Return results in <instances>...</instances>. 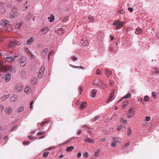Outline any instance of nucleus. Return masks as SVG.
<instances>
[{
  "mask_svg": "<svg viewBox=\"0 0 159 159\" xmlns=\"http://www.w3.org/2000/svg\"><path fill=\"white\" fill-rule=\"evenodd\" d=\"M21 43L16 40H15L13 42H11L9 44V48H12L16 45H19L21 44Z\"/></svg>",
  "mask_w": 159,
  "mask_h": 159,
  "instance_id": "423d86ee",
  "label": "nucleus"
},
{
  "mask_svg": "<svg viewBox=\"0 0 159 159\" xmlns=\"http://www.w3.org/2000/svg\"><path fill=\"white\" fill-rule=\"evenodd\" d=\"M114 98V96L111 95L110 97L107 100V103H109L111 102Z\"/></svg>",
  "mask_w": 159,
  "mask_h": 159,
  "instance_id": "2f4dec72",
  "label": "nucleus"
},
{
  "mask_svg": "<svg viewBox=\"0 0 159 159\" xmlns=\"http://www.w3.org/2000/svg\"><path fill=\"white\" fill-rule=\"evenodd\" d=\"M74 148L72 146H70L67 147L66 149V151L67 152H70Z\"/></svg>",
  "mask_w": 159,
  "mask_h": 159,
  "instance_id": "72a5a7b5",
  "label": "nucleus"
},
{
  "mask_svg": "<svg viewBox=\"0 0 159 159\" xmlns=\"http://www.w3.org/2000/svg\"><path fill=\"white\" fill-rule=\"evenodd\" d=\"M28 56L32 58H33L34 57V55L31 53V52H30L28 54H27Z\"/></svg>",
  "mask_w": 159,
  "mask_h": 159,
  "instance_id": "49530a36",
  "label": "nucleus"
},
{
  "mask_svg": "<svg viewBox=\"0 0 159 159\" xmlns=\"http://www.w3.org/2000/svg\"><path fill=\"white\" fill-rule=\"evenodd\" d=\"M1 12L2 14H4L6 12V10L4 7H2L1 9Z\"/></svg>",
  "mask_w": 159,
  "mask_h": 159,
  "instance_id": "c03bdc74",
  "label": "nucleus"
},
{
  "mask_svg": "<svg viewBox=\"0 0 159 159\" xmlns=\"http://www.w3.org/2000/svg\"><path fill=\"white\" fill-rule=\"evenodd\" d=\"M19 63L20 66L24 67L26 65V59L25 57H21L19 60Z\"/></svg>",
  "mask_w": 159,
  "mask_h": 159,
  "instance_id": "20e7f679",
  "label": "nucleus"
},
{
  "mask_svg": "<svg viewBox=\"0 0 159 159\" xmlns=\"http://www.w3.org/2000/svg\"><path fill=\"white\" fill-rule=\"evenodd\" d=\"M44 70L45 68L43 66H41L40 67L38 74V77L41 78L43 77V75L44 73Z\"/></svg>",
  "mask_w": 159,
  "mask_h": 159,
  "instance_id": "39448f33",
  "label": "nucleus"
},
{
  "mask_svg": "<svg viewBox=\"0 0 159 159\" xmlns=\"http://www.w3.org/2000/svg\"><path fill=\"white\" fill-rule=\"evenodd\" d=\"M149 98L148 96H146L144 97L143 101L145 102H147L149 101Z\"/></svg>",
  "mask_w": 159,
  "mask_h": 159,
  "instance_id": "37998d69",
  "label": "nucleus"
},
{
  "mask_svg": "<svg viewBox=\"0 0 159 159\" xmlns=\"http://www.w3.org/2000/svg\"><path fill=\"white\" fill-rule=\"evenodd\" d=\"M97 74L98 75H101V71L98 69L97 70Z\"/></svg>",
  "mask_w": 159,
  "mask_h": 159,
  "instance_id": "bf43d9fd",
  "label": "nucleus"
},
{
  "mask_svg": "<svg viewBox=\"0 0 159 159\" xmlns=\"http://www.w3.org/2000/svg\"><path fill=\"white\" fill-rule=\"evenodd\" d=\"M48 51V50L47 48H44L42 51L41 54L43 57L45 58L46 57Z\"/></svg>",
  "mask_w": 159,
  "mask_h": 159,
  "instance_id": "ddd939ff",
  "label": "nucleus"
},
{
  "mask_svg": "<svg viewBox=\"0 0 159 159\" xmlns=\"http://www.w3.org/2000/svg\"><path fill=\"white\" fill-rule=\"evenodd\" d=\"M17 15H18L17 12L14 13L13 12H12V13H11L10 15V17L11 18H14L15 17H16V16H17Z\"/></svg>",
  "mask_w": 159,
  "mask_h": 159,
  "instance_id": "a878e982",
  "label": "nucleus"
},
{
  "mask_svg": "<svg viewBox=\"0 0 159 159\" xmlns=\"http://www.w3.org/2000/svg\"><path fill=\"white\" fill-rule=\"evenodd\" d=\"M116 128L118 131L122 130L125 129V126L123 125H117Z\"/></svg>",
  "mask_w": 159,
  "mask_h": 159,
  "instance_id": "cd10ccee",
  "label": "nucleus"
},
{
  "mask_svg": "<svg viewBox=\"0 0 159 159\" xmlns=\"http://www.w3.org/2000/svg\"><path fill=\"white\" fill-rule=\"evenodd\" d=\"M129 145V143H128L125 144V145L124 147L125 148H126Z\"/></svg>",
  "mask_w": 159,
  "mask_h": 159,
  "instance_id": "774afa93",
  "label": "nucleus"
},
{
  "mask_svg": "<svg viewBox=\"0 0 159 159\" xmlns=\"http://www.w3.org/2000/svg\"><path fill=\"white\" fill-rule=\"evenodd\" d=\"M49 152L48 151H46L43 152V155L44 157H47L49 154Z\"/></svg>",
  "mask_w": 159,
  "mask_h": 159,
  "instance_id": "a19ab883",
  "label": "nucleus"
},
{
  "mask_svg": "<svg viewBox=\"0 0 159 159\" xmlns=\"http://www.w3.org/2000/svg\"><path fill=\"white\" fill-rule=\"evenodd\" d=\"M132 132V131L131 129L130 128H129V131L128 133V135H130L131 134Z\"/></svg>",
  "mask_w": 159,
  "mask_h": 159,
  "instance_id": "0e129e2a",
  "label": "nucleus"
},
{
  "mask_svg": "<svg viewBox=\"0 0 159 159\" xmlns=\"http://www.w3.org/2000/svg\"><path fill=\"white\" fill-rule=\"evenodd\" d=\"M72 59L73 61H75L77 60V58L74 56H73L72 58Z\"/></svg>",
  "mask_w": 159,
  "mask_h": 159,
  "instance_id": "13d9d810",
  "label": "nucleus"
},
{
  "mask_svg": "<svg viewBox=\"0 0 159 159\" xmlns=\"http://www.w3.org/2000/svg\"><path fill=\"white\" fill-rule=\"evenodd\" d=\"M5 60L9 62H11L14 60V58L11 57H8L5 58Z\"/></svg>",
  "mask_w": 159,
  "mask_h": 159,
  "instance_id": "412c9836",
  "label": "nucleus"
},
{
  "mask_svg": "<svg viewBox=\"0 0 159 159\" xmlns=\"http://www.w3.org/2000/svg\"><path fill=\"white\" fill-rule=\"evenodd\" d=\"M33 104V101H32L30 103V108L31 109V110H32L33 108V106L32 105Z\"/></svg>",
  "mask_w": 159,
  "mask_h": 159,
  "instance_id": "4d7b16f0",
  "label": "nucleus"
},
{
  "mask_svg": "<svg viewBox=\"0 0 159 159\" xmlns=\"http://www.w3.org/2000/svg\"><path fill=\"white\" fill-rule=\"evenodd\" d=\"M131 96V94L129 93H127V94H126L125 95L124 97H122V98L119 99L118 101V102H120L121 101H122L123 99V98H129Z\"/></svg>",
  "mask_w": 159,
  "mask_h": 159,
  "instance_id": "4be33fe9",
  "label": "nucleus"
},
{
  "mask_svg": "<svg viewBox=\"0 0 159 159\" xmlns=\"http://www.w3.org/2000/svg\"><path fill=\"white\" fill-rule=\"evenodd\" d=\"M48 19L50 22L53 21L54 19V16L52 14H51L50 16L48 17Z\"/></svg>",
  "mask_w": 159,
  "mask_h": 159,
  "instance_id": "7c9ffc66",
  "label": "nucleus"
},
{
  "mask_svg": "<svg viewBox=\"0 0 159 159\" xmlns=\"http://www.w3.org/2000/svg\"><path fill=\"white\" fill-rule=\"evenodd\" d=\"M97 92V91L96 89H94L92 90L91 94V96L93 98H94Z\"/></svg>",
  "mask_w": 159,
  "mask_h": 159,
  "instance_id": "393cba45",
  "label": "nucleus"
},
{
  "mask_svg": "<svg viewBox=\"0 0 159 159\" xmlns=\"http://www.w3.org/2000/svg\"><path fill=\"white\" fill-rule=\"evenodd\" d=\"M124 24V22L120 21L119 20H117L114 21L113 25H116L115 29L118 30L122 28Z\"/></svg>",
  "mask_w": 159,
  "mask_h": 159,
  "instance_id": "7ed1b4c3",
  "label": "nucleus"
},
{
  "mask_svg": "<svg viewBox=\"0 0 159 159\" xmlns=\"http://www.w3.org/2000/svg\"><path fill=\"white\" fill-rule=\"evenodd\" d=\"M6 6L7 7H10L12 6V4L10 3H8L6 5Z\"/></svg>",
  "mask_w": 159,
  "mask_h": 159,
  "instance_id": "de8ad7c7",
  "label": "nucleus"
},
{
  "mask_svg": "<svg viewBox=\"0 0 159 159\" xmlns=\"http://www.w3.org/2000/svg\"><path fill=\"white\" fill-rule=\"evenodd\" d=\"M49 30V28L48 27L46 26L42 28L40 30V32H42V34H45Z\"/></svg>",
  "mask_w": 159,
  "mask_h": 159,
  "instance_id": "4468645a",
  "label": "nucleus"
},
{
  "mask_svg": "<svg viewBox=\"0 0 159 159\" xmlns=\"http://www.w3.org/2000/svg\"><path fill=\"white\" fill-rule=\"evenodd\" d=\"M17 96L14 94L10 98V100L11 102H15L17 100Z\"/></svg>",
  "mask_w": 159,
  "mask_h": 159,
  "instance_id": "f3484780",
  "label": "nucleus"
},
{
  "mask_svg": "<svg viewBox=\"0 0 159 159\" xmlns=\"http://www.w3.org/2000/svg\"><path fill=\"white\" fill-rule=\"evenodd\" d=\"M105 73L106 75L108 77H109L110 76L112 75V72L110 70L108 69H106L105 70Z\"/></svg>",
  "mask_w": 159,
  "mask_h": 159,
  "instance_id": "5701e85b",
  "label": "nucleus"
},
{
  "mask_svg": "<svg viewBox=\"0 0 159 159\" xmlns=\"http://www.w3.org/2000/svg\"><path fill=\"white\" fill-rule=\"evenodd\" d=\"M30 5V4L29 3V2L28 1H26L23 4V7L22 8L23 10L24 11H26Z\"/></svg>",
  "mask_w": 159,
  "mask_h": 159,
  "instance_id": "f8f14e48",
  "label": "nucleus"
},
{
  "mask_svg": "<svg viewBox=\"0 0 159 159\" xmlns=\"http://www.w3.org/2000/svg\"><path fill=\"white\" fill-rule=\"evenodd\" d=\"M17 8L15 7H12L11 8V11L14 13L17 12Z\"/></svg>",
  "mask_w": 159,
  "mask_h": 159,
  "instance_id": "58836bf2",
  "label": "nucleus"
},
{
  "mask_svg": "<svg viewBox=\"0 0 159 159\" xmlns=\"http://www.w3.org/2000/svg\"><path fill=\"white\" fill-rule=\"evenodd\" d=\"M11 75L10 74H7L5 77V80L6 82L9 81L11 79Z\"/></svg>",
  "mask_w": 159,
  "mask_h": 159,
  "instance_id": "aec40b11",
  "label": "nucleus"
},
{
  "mask_svg": "<svg viewBox=\"0 0 159 159\" xmlns=\"http://www.w3.org/2000/svg\"><path fill=\"white\" fill-rule=\"evenodd\" d=\"M34 38L33 37H30L29 39H28L26 43V44L28 45H30L34 41Z\"/></svg>",
  "mask_w": 159,
  "mask_h": 159,
  "instance_id": "a211bd4d",
  "label": "nucleus"
},
{
  "mask_svg": "<svg viewBox=\"0 0 159 159\" xmlns=\"http://www.w3.org/2000/svg\"><path fill=\"white\" fill-rule=\"evenodd\" d=\"M24 92L27 94H29L31 92L30 87L28 86H27L25 88Z\"/></svg>",
  "mask_w": 159,
  "mask_h": 159,
  "instance_id": "2eb2a0df",
  "label": "nucleus"
},
{
  "mask_svg": "<svg viewBox=\"0 0 159 159\" xmlns=\"http://www.w3.org/2000/svg\"><path fill=\"white\" fill-rule=\"evenodd\" d=\"M31 83L32 84H35L37 83V80L36 78H34L32 80Z\"/></svg>",
  "mask_w": 159,
  "mask_h": 159,
  "instance_id": "e433bc0d",
  "label": "nucleus"
},
{
  "mask_svg": "<svg viewBox=\"0 0 159 159\" xmlns=\"http://www.w3.org/2000/svg\"><path fill=\"white\" fill-rule=\"evenodd\" d=\"M88 18L89 20L91 21L92 22L94 18L93 16H91L90 15H89L88 16Z\"/></svg>",
  "mask_w": 159,
  "mask_h": 159,
  "instance_id": "a18cd8bd",
  "label": "nucleus"
},
{
  "mask_svg": "<svg viewBox=\"0 0 159 159\" xmlns=\"http://www.w3.org/2000/svg\"><path fill=\"white\" fill-rule=\"evenodd\" d=\"M64 33V30L62 28H60L56 31V33L59 35H61Z\"/></svg>",
  "mask_w": 159,
  "mask_h": 159,
  "instance_id": "6ab92c4d",
  "label": "nucleus"
},
{
  "mask_svg": "<svg viewBox=\"0 0 159 159\" xmlns=\"http://www.w3.org/2000/svg\"><path fill=\"white\" fill-rule=\"evenodd\" d=\"M53 52L52 51H51L49 52L48 54V59H49L50 57L49 55H52L53 54Z\"/></svg>",
  "mask_w": 159,
  "mask_h": 159,
  "instance_id": "e2e57ef3",
  "label": "nucleus"
},
{
  "mask_svg": "<svg viewBox=\"0 0 159 159\" xmlns=\"http://www.w3.org/2000/svg\"><path fill=\"white\" fill-rule=\"evenodd\" d=\"M93 84H95L96 85L100 87L101 88L104 89L106 88V85L103 81L98 79H95L93 82Z\"/></svg>",
  "mask_w": 159,
  "mask_h": 159,
  "instance_id": "f257e3e1",
  "label": "nucleus"
},
{
  "mask_svg": "<svg viewBox=\"0 0 159 159\" xmlns=\"http://www.w3.org/2000/svg\"><path fill=\"white\" fill-rule=\"evenodd\" d=\"M30 143V142L29 141L26 142L25 141L23 142V144L24 145H26L29 144Z\"/></svg>",
  "mask_w": 159,
  "mask_h": 159,
  "instance_id": "6e6d98bb",
  "label": "nucleus"
},
{
  "mask_svg": "<svg viewBox=\"0 0 159 159\" xmlns=\"http://www.w3.org/2000/svg\"><path fill=\"white\" fill-rule=\"evenodd\" d=\"M80 43L83 45L86 46H88L89 44L88 41L85 38H83V39H81L80 41Z\"/></svg>",
  "mask_w": 159,
  "mask_h": 159,
  "instance_id": "0eeeda50",
  "label": "nucleus"
},
{
  "mask_svg": "<svg viewBox=\"0 0 159 159\" xmlns=\"http://www.w3.org/2000/svg\"><path fill=\"white\" fill-rule=\"evenodd\" d=\"M0 24L2 26H5L6 25H9L10 21L6 19H3L1 21Z\"/></svg>",
  "mask_w": 159,
  "mask_h": 159,
  "instance_id": "9d476101",
  "label": "nucleus"
},
{
  "mask_svg": "<svg viewBox=\"0 0 159 159\" xmlns=\"http://www.w3.org/2000/svg\"><path fill=\"white\" fill-rule=\"evenodd\" d=\"M24 110V107L23 106H21L19 107L17 110V111L18 113H20L22 111Z\"/></svg>",
  "mask_w": 159,
  "mask_h": 159,
  "instance_id": "f704fd0d",
  "label": "nucleus"
},
{
  "mask_svg": "<svg viewBox=\"0 0 159 159\" xmlns=\"http://www.w3.org/2000/svg\"><path fill=\"white\" fill-rule=\"evenodd\" d=\"M155 92H152V97H153L154 98H156V95L155 94Z\"/></svg>",
  "mask_w": 159,
  "mask_h": 159,
  "instance_id": "5fc2aeb1",
  "label": "nucleus"
},
{
  "mask_svg": "<svg viewBox=\"0 0 159 159\" xmlns=\"http://www.w3.org/2000/svg\"><path fill=\"white\" fill-rule=\"evenodd\" d=\"M134 110L132 108H130L128 111L127 114L128 117L129 118L132 116L134 114Z\"/></svg>",
  "mask_w": 159,
  "mask_h": 159,
  "instance_id": "1a4fd4ad",
  "label": "nucleus"
},
{
  "mask_svg": "<svg viewBox=\"0 0 159 159\" xmlns=\"http://www.w3.org/2000/svg\"><path fill=\"white\" fill-rule=\"evenodd\" d=\"M15 90L16 92H18L21 91L23 89V86L20 84H17L15 87Z\"/></svg>",
  "mask_w": 159,
  "mask_h": 159,
  "instance_id": "6e6552de",
  "label": "nucleus"
},
{
  "mask_svg": "<svg viewBox=\"0 0 159 159\" xmlns=\"http://www.w3.org/2000/svg\"><path fill=\"white\" fill-rule=\"evenodd\" d=\"M48 121H44V122H42V123L40 125H41V126H43V125H44L46 123H48Z\"/></svg>",
  "mask_w": 159,
  "mask_h": 159,
  "instance_id": "680f3d73",
  "label": "nucleus"
},
{
  "mask_svg": "<svg viewBox=\"0 0 159 159\" xmlns=\"http://www.w3.org/2000/svg\"><path fill=\"white\" fill-rule=\"evenodd\" d=\"M101 151L99 149H97V151L95 152V154H94V156L95 157H98L99 155V153Z\"/></svg>",
  "mask_w": 159,
  "mask_h": 159,
  "instance_id": "c9c22d12",
  "label": "nucleus"
},
{
  "mask_svg": "<svg viewBox=\"0 0 159 159\" xmlns=\"http://www.w3.org/2000/svg\"><path fill=\"white\" fill-rule=\"evenodd\" d=\"M142 31V30L139 27H138L135 31V33L136 34H140Z\"/></svg>",
  "mask_w": 159,
  "mask_h": 159,
  "instance_id": "473e14b6",
  "label": "nucleus"
},
{
  "mask_svg": "<svg viewBox=\"0 0 159 159\" xmlns=\"http://www.w3.org/2000/svg\"><path fill=\"white\" fill-rule=\"evenodd\" d=\"M118 12L120 14H122L124 13V11L123 10H119Z\"/></svg>",
  "mask_w": 159,
  "mask_h": 159,
  "instance_id": "69168bd1",
  "label": "nucleus"
},
{
  "mask_svg": "<svg viewBox=\"0 0 159 159\" xmlns=\"http://www.w3.org/2000/svg\"><path fill=\"white\" fill-rule=\"evenodd\" d=\"M13 68L10 66H4L2 62H0V71H2L6 70L11 72L12 71Z\"/></svg>",
  "mask_w": 159,
  "mask_h": 159,
  "instance_id": "f03ea898",
  "label": "nucleus"
},
{
  "mask_svg": "<svg viewBox=\"0 0 159 159\" xmlns=\"http://www.w3.org/2000/svg\"><path fill=\"white\" fill-rule=\"evenodd\" d=\"M109 84L111 86H113L114 85V83L113 81L112 80H110Z\"/></svg>",
  "mask_w": 159,
  "mask_h": 159,
  "instance_id": "09e8293b",
  "label": "nucleus"
},
{
  "mask_svg": "<svg viewBox=\"0 0 159 159\" xmlns=\"http://www.w3.org/2000/svg\"><path fill=\"white\" fill-rule=\"evenodd\" d=\"M70 66L72 67V68H80L81 69H82V70H84L85 69V68L82 66H74L73 65H72L71 64L70 65Z\"/></svg>",
  "mask_w": 159,
  "mask_h": 159,
  "instance_id": "c85d7f7f",
  "label": "nucleus"
},
{
  "mask_svg": "<svg viewBox=\"0 0 159 159\" xmlns=\"http://www.w3.org/2000/svg\"><path fill=\"white\" fill-rule=\"evenodd\" d=\"M9 97L10 95L9 94L5 95L1 98V99L2 101H4L8 98Z\"/></svg>",
  "mask_w": 159,
  "mask_h": 159,
  "instance_id": "c756f323",
  "label": "nucleus"
},
{
  "mask_svg": "<svg viewBox=\"0 0 159 159\" xmlns=\"http://www.w3.org/2000/svg\"><path fill=\"white\" fill-rule=\"evenodd\" d=\"M128 104V102L127 101H125V102H123L122 104V107L123 108H125L127 105Z\"/></svg>",
  "mask_w": 159,
  "mask_h": 159,
  "instance_id": "4c0bfd02",
  "label": "nucleus"
},
{
  "mask_svg": "<svg viewBox=\"0 0 159 159\" xmlns=\"http://www.w3.org/2000/svg\"><path fill=\"white\" fill-rule=\"evenodd\" d=\"M80 109L82 110L84 109L87 107V104L86 102H83L80 105Z\"/></svg>",
  "mask_w": 159,
  "mask_h": 159,
  "instance_id": "b1692460",
  "label": "nucleus"
},
{
  "mask_svg": "<svg viewBox=\"0 0 159 159\" xmlns=\"http://www.w3.org/2000/svg\"><path fill=\"white\" fill-rule=\"evenodd\" d=\"M4 107L3 105L0 104V114L2 113Z\"/></svg>",
  "mask_w": 159,
  "mask_h": 159,
  "instance_id": "79ce46f5",
  "label": "nucleus"
},
{
  "mask_svg": "<svg viewBox=\"0 0 159 159\" xmlns=\"http://www.w3.org/2000/svg\"><path fill=\"white\" fill-rule=\"evenodd\" d=\"M23 25L22 22H20L18 24H16L15 26V28L17 29H20Z\"/></svg>",
  "mask_w": 159,
  "mask_h": 159,
  "instance_id": "bb28decb",
  "label": "nucleus"
},
{
  "mask_svg": "<svg viewBox=\"0 0 159 159\" xmlns=\"http://www.w3.org/2000/svg\"><path fill=\"white\" fill-rule=\"evenodd\" d=\"M5 111L7 114L10 115L12 112L13 110L12 108L11 107H7L5 109Z\"/></svg>",
  "mask_w": 159,
  "mask_h": 159,
  "instance_id": "9b49d317",
  "label": "nucleus"
},
{
  "mask_svg": "<svg viewBox=\"0 0 159 159\" xmlns=\"http://www.w3.org/2000/svg\"><path fill=\"white\" fill-rule=\"evenodd\" d=\"M45 134V132L44 131H41V132H38L37 134L38 135H42L43 134Z\"/></svg>",
  "mask_w": 159,
  "mask_h": 159,
  "instance_id": "8fccbe9b",
  "label": "nucleus"
},
{
  "mask_svg": "<svg viewBox=\"0 0 159 159\" xmlns=\"http://www.w3.org/2000/svg\"><path fill=\"white\" fill-rule=\"evenodd\" d=\"M83 156L85 157H88L89 156V154H88V152H85L84 154L83 155Z\"/></svg>",
  "mask_w": 159,
  "mask_h": 159,
  "instance_id": "864d4df0",
  "label": "nucleus"
},
{
  "mask_svg": "<svg viewBox=\"0 0 159 159\" xmlns=\"http://www.w3.org/2000/svg\"><path fill=\"white\" fill-rule=\"evenodd\" d=\"M128 10L129 11H130V12H132L133 11V9L131 7H129L128 8Z\"/></svg>",
  "mask_w": 159,
  "mask_h": 159,
  "instance_id": "338daca9",
  "label": "nucleus"
},
{
  "mask_svg": "<svg viewBox=\"0 0 159 159\" xmlns=\"http://www.w3.org/2000/svg\"><path fill=\"white\" fill-rule=\"evenodd\" d=\"M113 142H115L116 143L119 142V141H118V139L116 138H113Z\"/></svg>",
  "mask_w": 159,
  "mask_h": 159,
  "instance_id": "603ef678",
  "label": "nucleus"
},
{
  "mask_svg": "<svg viewBox=\"0 0 159 159\" xmlns=\"http://www.w3.org/2000/svg\"><path fill=\"white\" fill-rule=\"evenodd\" d=\"M25 52L27 53V54H28L30 53V51L28 48H25Z\"/></svg>",
  "mask_w": 159,
  "mask_h": 159,
  "instance_id": "052dcab7",
  "label": "nucleus"
},
{
  "mask_svg": "<svg viewBox=\"0 0 159 159\" xmlns=\"http://www.w3.org/2000/svg\"><path fill=\"white\" fill-rule=\"evenodd\" d=\"M85 142L90 143H93L94 142L93 139L92 138H88L84 140Z\"/></svg>",
  "mask_w": 159,
  "mask_h": 159,
  "instance_id": "dca6fc26",
  "label": "nucleus"
},
{
  "mask_svg": "<svg viewBox=\"0 0 159 159\" xmlns=\"http://www.w3.org/2000/svg\"><path fill=\"white\" fill-rule=\"evenodd\" d=\"M150 116H146L145 117V120L146 121H149L150 120Z\"/></svg>",
  "mask_w": 159,
  "mask_h": 159,
  "instance_id": "3c124183",
  "label": "nucleus"
},
{
  "mask_svg": "<svg viewBox=\"0 0 159 159\" xmlns=\"http://www.w3.org/2000/svg\"><path fill=\"white\" fill-rule=\"evenodd\" d=\"M111 146L113 147H116L117 145V143L115 142H111Z\"/></svg>",
  "mask_w": 159,
  "mask_h": 159,
  "instance_id": "ea45409f",
  "label": "nucleus"
}]
</instances>
